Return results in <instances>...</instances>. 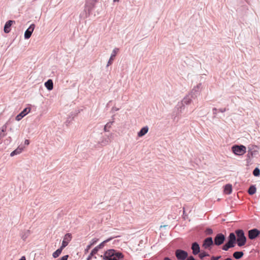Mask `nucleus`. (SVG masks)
<instances>
[{"instance_id":"obj_31","label":"nucleus","mask_w":260,"mask_h":260,"mask_svg":"<svg viewBox=\"0 0 260 260\" xmlns=\"http://www.w3.org/2000/svg\"><path fill=\"white\" fill-rule=\"evenodd\" d=\"M68 257H69L68 255H64L62 257H61L59 259L60 260H67L68 258Z\"/></svg>"},{"instance_id":"obj_35","label":"nucleus","mask_w":260,"mask_h":260,"mask_svg":"<svg viewBox=\"0 0 260 260\" xmlns=\"http://www.w3.org/2000/svg\"><path fill=\"white\" fill-rule=\"evenodd\" d=\"M226 111V109L225 108H224L223 109H220L219 110V111L221 112H224Z\"/></svg>"},{"instance_id":"obj_27","label":"nucleus","mask_w":260,"mask_h":260,"mask_svg":"<svg viewBox=\"0 0 260 260\" xmlns=\"http://www.w3.org/2000/svg\"><path fill=\"white\" fill-rule=\"evenodd\" d=\"M112 122H110V123H107L106 124V125L105 126L104 131H106V132L108 131L107 128H110L111 125H112Z\"/></svg>"},{"instance_id":"obj_23","label":"nucleus","mask_w":260,"mask_h":260,"mask_svg":"<svg viewBox=\"0 0 260 260\" xmlns=\"http://www.w3.org/2000/svg\"><path fill=\"white\" fill-rule=\"evenodd\" d=\"M102 244H101L100 245L97 246L95 247L91 252L90 255H93L94 254H96L97 252L98 251L99 249L101 248Z\"/></svg>"},{"instance_id":"obj_20","label":"nucleus","mask_w":260,"mask_h":260,"mask_svg":"<svg viewBox=\"0 0 260 260\" xmlns=\"http://www.w3.org/2000/svg\"><path fill=\"white\" fill-rule=\"evenodd\" d=\"M244 255V253L242 251H236L233 253V256L236 259H239L241 258Z\"/></svg>"},{"instance_id":"obj_13","label":"nucleus","mask_w":260,"mask_h":260,"mask_svg":"<svg viewBox=\"0 0 260 260\" xmlns=\"http://www.w3.org/2000/svg\"><path fill=\"white\" fill-rule=\"evenodd\" d=\"M14 23H15V21L13 20H9L7 21L4 26V32L6 33H9L11 30L10 27Z\"/></svg>"},{"instance_id":"obj_19","label":"nucleus","mask_w":260,"mask_h":260,"mask_svg":"<svg viewBox=\"0 0 260 260\" xmlns=\"http://www.w3.org/2000/svg\"><path fill=\"white\" fill-rule=\"evenodd\" d=\"M63 249V248L60 247L59 248L57 249L55 252H54L53 253V254H52L53 257L54 258H57V257H58L59 256V255L61 254Z\"/></svg>"},{"instance_id":"obj_22","label":"nucleus","mask_w":260,"mask_h":260,"mask_svg":"<svg viewBox=\"0 0 260 260\" xmlns=\"http://www.w3.org/2000/svg\"><path fill=\"white\" fill-rule=\"evenodd\" d=\"M256 188L254 186H251L248 189V193L250 195L254 194L256 192Z\"/></svg>"},{"instance_id":"obj_1","label":"nucleus","mask_w":260,"mask_h":260,"mask_svg":"<svg viewBox=\"0 0 260 260\" xmlns=\"http://www.w3.org/2000/svg\"><path fill=\"white\" fill-rule=\"evenodd\" d=\"M105 257L106 260H119L122 258L123 255L120 252H116L114 249H110L106 251Z\"/></svg>"},{"instance_id":"obj_42","label":"nucleus","mask_w":260,"mask_h":260,"mask_svg":"<svg viewBox=\"0 0 260 260\" xmlns=\"http://www.w3.org/2000/svg\"><path fill=\"white\" fill-rule=\"evenodd\" d=\"M57 260H60L59 259H57Z\"/></svg>"},{"instance_id":"obj_4","label":"nucleus","mask_w":260,"mask_h":260,"mask_svg":"<svg viewBox=\"0 0 260 260\" xmlns=\"http://www.w3.org/2000/svg\"><path fill=\"white\" fill-rule=\"evenodd\" d=\"M175 255L178 260H185L188 256L187 252L180 249L176 251Z\"/></svg>"},{"instance_id":"obj_28","label":"nucleus","mask_w":260,"mask_h":260,"mask_svg":"<svg viewBox=\"0 0 260 260\" xmlns=\"http://www.w3.org/2000/svg\"><path fill=\"white\" fill-rule=\"evenodd\" d=\"M205 233L207 234V235H211L212 233H213V231L210 228H208L205 231Z\"/></svg>"},{"instance_id":"obj_26","label":"nucleus","mask_w":260,"mask_h":260,"mask_svg":"<svg viewBox=\"0 0 260 260\" xmlns=\"http://www.w3.org/2000/svg\"><path fill=\"white\" fill-rule=\"evenodd\" d=\"M11 141H12L11 137H9L6 140H4V143L6 145H8V144H9L11 143Z\"/></svg>"},{"instance_id":"obj_30","label":"nucleus","mask_w":260,"mask_h":260,"mask_svg":"<svg viewBox=\"0 0 260 260\" xmlns=\"http://www.w3.org/2000/svg\"><path fill=\"white\" fill-rule=\"evenodd\" d=\"M221 258V256H212L211 258V260H218Z\"/></svg>"},{"instance_id":"obj_39","label":"nucleus","mask_w":260,"mask_h":260,"mask_svg":"<svg viewBox=\"0 0 260 260\" xmlns=\"http://www.w3.org/2000/svg\"><path fill=\"white\" fill-rule=\"evenodd\" d=\"M216 110H217V109H216V108H214V109H213V111H214V112H216Z\"/></svg>"},{"instance_id":"obj_25","label":"nucleus","mask_w":260,"mask_h":260,"mask_svg":"<svg viewBox=\"0 0 260 260\" xmlns=\"http://www.w3.org/2000/svg\"><path fill=\"white\" fill-rule=\"evenodd\" d=\"M253 174L255 176H258L260 175L259 169L257 168H255L253 172Z\"/></svg>"},{"instance_id":"obj_2","label":"nucleus","mask_w":260,"mask_h":260,"mask_svg":"<svg viewBox=\"0 0 260 260\" xmlns=\"http://www.w3.org/2000/svg\"><path fill=\"white\" fill-rule=\"evenodd\" d=\"M237 236V244L239 246L244 245L246 242V238L244 235V233L242 230H238L235 232Z\"/></svg>"},{"instance_id":"obj_12","label":"nucleus","mask_w":260,"mask_h":260,"mask_svg":"<svg viewBox=\"0 0 260 260\" xmlns=\"http://www.w3.org/2000/svg\"><path fill=\"white\" fill-rule=\"evenodd\" d=\"M191 249L192 250V253L194 255H197L199 254L200 252L199 245L197 242H194L192 243L191 246Z\"/></svg>"},{"instance_id":"obj_33","label":"nucleus","mask_w":260,"mask_h":260,"mask_svg":"<svg viewBox=\"0 0 260 260\" xmlns=\"http://www.w3.org/2000/svg\"><path fill=\"white\" fill-rule=\"evenodd\" d=\"M24 143H25V145H29V140H25V141L24 142Z\"/></svg>"},{"instance_id":"obj_9","label":"nucleus","mask_w":260,"mask_h":260,"mask_svg":"<svg viewBox=\"0 0 260 260\" xmlns=\"http://www.w3.org/2000/svg\"><path fill=\"white\" fill-rule=\"evenodd\" d=\"M35 27V25L34 24H31L28 29L25 31L24 33V38L26 39H28L31 36L32 32Z\"/></svg>"},{"instance_id":"obj_6","label":"nucleus","mask_w":260,"mask_h":260,"mask_svg":"<svg viewBox=\"0 0 260 260\" xmlns=\"http://www.w3.org/2000/svg\"><path fill=\"white\" fill-rule=\"evenodd\" d=\"M213 244L212 238L211 237H208L206 238L202 245V247L204 249H210V247Z\"/></svg>"},{"instance_id":"obj_3","label":"nucleus","mask_w":260,"mask_h":260,"mask_svg":"<svg viewBox=\"0 0 260 260\" xmlns=\"http://www.w3.org/2000/svg\"><path fill=\"white\" fill-rule=\"evenodd\" d=\"M232 150L237 155H242L246 152V148L244 145H234L232 147Z\"/></svg>"},{"instance_id":"obj_5","label":"nucleus","mask_w":260,"mask_h":260,"mask_svg":"<svg viewBox=\"0 0 260 260\" xmlns=\"http://www.w3.org/2000/svg\"><path fill=\"white\" fill-rule=\"evenodd\" d=\"M225 240V236L222 234H218L214 238V243L219 246L222 244Z\"/></svg>"},{"instance_id":"obj_41","label":"nucleus","mask_w":260,"mask_h":260,"mask_svg":"<svg viewBox=\"0 0 260 260\" xmlns=\"http://www.w3.org/2000/svg\"><path fill=\"white\" fill-rule=\"evenodd\" d=\"M94 2H95L96 0H94Z\"/></svg>"},{"instance_id":"obj_29","label":"nucleus","mask_w":260,"mask_h":260,"mask_svg":"<svg viewBox=\"0 0 260 260\" xmlns=\"http://www.w3.org/2000/svg\"><path fill=\"white\" fill-rule=\"evenodd\" d=\"M98 239H95V238L91 240V242H90V244L91 245H92V246L93 245H94V244H95V243L98 242Z\"/></svg>"},{"instance_id":"obj_18","label":"nucleus","mask_w":260,"mask_h":260,"mask_svg":"<svg viewBox=\"0 0 260 260\" xmlns=\"http://www.w3.org/2000/svg\"><path fill=\"white\" fill-rule=\"evenodd\" d=\"M23 148L22 147H18L17 149L12 152L10 154L11 156H13L15 155L20 154L23 151Z\"/></svg>"},{"instance_id":"obj_11","label":"nucleus","mask_w":260,"mask_h":260,"mask_svg":"<svg viewBox=\"0 0 260 260\" xmlns=\"http://www.w3.org/2000/svg\"><path fill=\"white\" fill-rule=\"evenodd\" d=\"M118 51H119L118 48H116L114 49V50L112 51V53L110 56V58L108 62L107 66L111 65L113 63V61L114 59L115 56L118 53Z\"/></svg>"},{"instance_id":"obj_34","label":"nucleus","mask_w":260,"mask_h":260,"mask_svg":"<svg viewBox=\"0 0 260 260\" xmlns=\"http://www.w3.org/2000/svg\"><path fill=\"white\" fill-rule=\"evenodd\" d=\"M92 246V245H91L90 244H89V245H88L87 246V248H86V250L87 251Z\"/></svg>"},{"instance_id":"obj_36","label":"nucleus","mask_w":260,"mask_h":260,"mask_svg":"<svg viewBox=\"0 0 260 260\" xmlns=\"http://www.w3.org/2000/svg\"><path fill=\"white\" fill-rule=\"evenodd\" d=\"M164 260H171V259L170 258L166 257L164 258Z\"/></svg>"},{"instance_id":"obj_10","label":"nucleus","mask_w":260,"mask_h":260,"mask_svg":"<svg viewBox=\"0 0 260 260\" xmlns=\"http://www.w3.org/2000/svg\"><path fill=\"white\" fill-rule=\"evenodd\" d=\"M30 111V108H25L19 114H18L15 118L17 121L20 120L24 116H25L27 114L29 113Z\"/></svg>"},{"instance_id":"obj_21","label":"nucleus","mask_w":260,"mask_h":260,"mask_svg":"<svg viewBox=\"0 0 260 260\" xmlns=\"http://www.w3.org/2000/svg\"><path fill=\"white\" fill-rule=\"evenodd\" d=\"M229 241L235 244L236 241V236L234 233H232L230 234Z\"/></svg>"},{"instance_id":"obj_16","label":"nucleus","mask_w":260,"mask_h":260,"mask_svg":"<svg viewBox=\"0 0 260 260\" xmlns=\"http://www.w3.org/2000/svg\"><path fill=\"white\" fill-rule=\"evenodd\" d=\"M235 244L229 241L227 243L222 246V249L224 250L227 251L230 248L234 247Z\"/></svg>"},{"instance_id":"obj_24","label":"nucleus","mask_w":260,"mask_h":260,"mask_svg":"<svg viewBox=\"0 0 260 260\" xmlns=\"http://www.w3.org/2000/svg\"><path fill=\"white\" fill-rule=\"evenodd\" d=\"M199 256L201 259H203L204 257L209 256V254L205 251H201Z\"/></svg>"},{"instance_id":"obj_40","label":"nucleus","mask_w":260,"mask_h":260,"mask_svg":"<svg viewBox=\"0 0 260 260\" xmlns=\"http://www.w3.org/2000/svg\"><path fill=\"white\" fill-rule=\"evenodd\" d=\"M119 0H114V1H119Z\"/></svg>"},{"instance_id":"obj_15","label":"nucleus","mask_w":260,"mask_h":260,"mask_svg":"<svg viewBox=\"0 0 260 260\" xmlns=\"http://www.w3.org/2000/svg\"><path fill=\"white\" fill-rule=\"evenodd\" d=\"M45 86L49 90H52L53 88V83L52 80L49 79L45 83Z\"/></svg>"},{"instance_id":"obj_14","label":"nucleus","mask_w":260,"mask_h":260,"mask_svg":"<svg viewBox=\"0 0 260 260\" xmlns=\"http://www.w3.org/2000/svg\"><path fill=\"white\" fill-rule=\"evenodd\" d=\"M232 191V185L230 184H228L225 185L224 188V192L225 194H229Z\"/></svg>"},{"instance_id":"obj_38","label":"nucleus","mask_w":260,"mask_h":260,"mask_svg":"<svg viewBox=\"0 0 260 260\" xmlns=\"http://www.w3.org/2000/svg\"><path fill=\"white\" fill-rule=\"evenodd\" d=\"M110 240H111V239H108V240H107L105 241L104 242H108V241H109Z\"/></svg>"},{"instance_id":"obj_17","label":"nucleus","mask_w":260,"mask_h":260,"mask_svg":"<svg viewBox=\"0 0 260 260\" xmlns=\"http://www.w3.org/2000/svg\"><path fill=\"white\" fill-rule=\"evenodd\" d=\"M148 127H147V126L144 127L138 133V136L139 137H141L143 136L144 135H145L148 132Z\"/></svg>"},{"instance_id":"obj_8","label":"nucleus","mask_w":260,"mask_h":260,"mask_svg":"<svg viewBox=\"0 0 260 260\" xmlns=\"http://www.w3.org/2000/svg\"><path fill=\"white\" fill-rule=\"evenodd\" d=\"M260 234V231L256 229L250 230L248 231V238L253 240L256 238Z\"/></svg>"},{"instance_id":"obj_7","label":"nucleus","mask_w":260,"mask_h":260,"mask_svg":"<svg viewBox=\"0 0 260 260\" xmlns=\"http://www.w3.org/2000/svg\"><path fill=\"white\" fill-rule=\"evenodd\" d=\"M72 235L70 233H68L66 234L63 237V241L62 242V244L61 247L63 248L66 247L69 244V243L72 240Z\"/></svg>"},{"instance_id":"obj_32","label":"nucleus","mask_w":260,"mask_h":260,"mask_svg":"<svg viewBox=\"0 0 260 260\" xmlns=\"http://www.w3.org/2000/svg\"><path fill=\"white\" fill-rule=\"evenodd\" d=\"M186 260H196L192 256H190Z\"/></svg>"},{"instance_id":"obj_37","label":"nucleus","mask_w":260,"mask_h":260,"mask_svg":"<svg viewBox=\"0 0 260 260\" xmlns=\"http://www.w3.org/2000/svg\"><path fill=\"white\" fill-rule=\"evenodd\" d=\"M92 256V255H91L90 254V255L89 256V257H88V260H89V259H90V258H91V257Z\"/></svg>"}]
</instances>
